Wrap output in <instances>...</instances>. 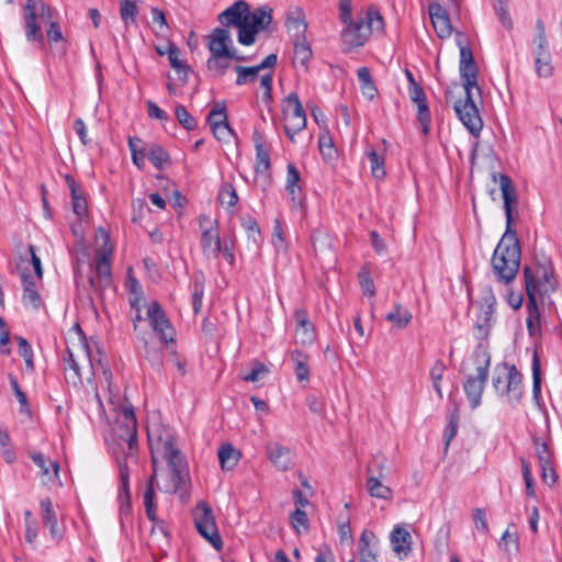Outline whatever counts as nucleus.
<instances>
[{
  "label": "nucleus",
  "mask_w": 562,
  "mask_h": 562,
  "mask_svg": "<svg viewBox=\"0 0 562 562\" xmlns=\"http://www.w3.org/2000/svg\"><path fill=\"white\" fill-rule=\"evenodd\" d=\"M30 458L40 469L41 479L44 485H55L59 482V463L47 458L44 453L31 451Z\"/></svg>",
  "instance_id": "20"
},
{
  "label": "nucleus",
  "mask_w": 562,
  "mask_h": 562,
  "mask_svg": "<svg viewBox=\"0 0 562 562\" xmlns=\"http://www.w3.org/2000/svg\"><path fill=\"white\" fill-rule=\"evenodd\" d=\"M535 48L533 53H542V50H549V44L546 36L544 23L542 20H537L536 22V33L532 41Z\"/></svg>",
  "instance_id": "49"
},
{
  "label": "nucleus",
  "mask_w": 562,
  "mask_h": 562,
  "mask_svg": "<svg viewBox=\"0 0 562 562\" xmlns=\"http://www.w3.org/2000/svg\"><path fill=\"white\" fill-rule=\"evenodd\" d=\"M342 24L339 38L344 53L362 47L372 34L382 36L385 33L384 19L375 5L368 7L363 13H358L356 19Z\"/></svg>",
  "instance_id": "2"
},
{
  "label": "nucleus",
  "mask_w": 562,
  "mask_h": 562,
  "mask_svg": "<svg viewBox=\"0 0 562 562\" xmlns=\"http://www.w3.org/2000/svg\"><path fill=\"white\" fill-rule=\"evenodd\" d=\"M247 20H249V4L244 0L235 2L218 15V21L224 26L239 27Z\"/></svg>",
  "instance_id": "22"
},
{
  "label": "nucleus",
  "mask_w": 562,
  "mask_h": 562,
  "mask_svg": "<svg viewBox=\"0 0 562 562\" xmlns=\"http://www.w3.org/2000/svg\"><path fill=\"white\" fill-rule=\"evenodd\" d=\"M293 363V370L299 382H308L310 380V356L300 349H294L290 355Z\"/></svg>",
  "instance_id": "32"
},
{
  "label": "nucleus",
  "mask_w": 562,
  "mask_h": 562,
  "mask_svg": "<svg viewBox=\"0 0 562 562\" xmlns=\"http://www.w3.org/2000/svg\"><path fill=\"white\" fill-rule=\"evenodd\" d=\"M386 321L394 324L398 329L405 328L412 321V313L400 304H396L385 316Z\"/></svg>",
  "instance_id": "39"
},
{
  "label": "nucleus",
  "mask_w": 562,
  "mask_h": 562,
  "mask_svg": "<svg viewBox=\"0 0 562 562\" xmlns=\"http://www.w3.org/2000/svg\"><path fill=\"white\" fill-rule=\"evenodd\" d=\"M526 311H527V317L526 322H533L541 324V314L540 310L537 304V299L529 294V297H527V304H526Z\"/></svg>",
  "instance_id": "60"
},
{
  "label": "nucleus",
  "mask_w": 562,
  "mask_h": 562,
  "mask_svg": "<svg viewBox=\"0 0 562 562\" xmlns=\"http://www.w3.org/2000/svg\"><path fill=\"white\" fill-rule=\"evenodd\" d=\"M520 463H521L522 477H524L525 485H526V494L530 497H535L536 492H535V486H533V480L531 476L530 463L525 458H520Z\"/></svg>",
  "instance_id": "58"
},
{
  "label": "nucleus",
  "mask_w": 562,
  "mask_h": 562,
  "mask_svg": "<svg viewBox=\"0 0 562 562\" xmlns=\"http://www.w3.org/2000/svg\"><path fill=\"white\" fill-rule=\"evenodd\" d=\"M368 159L370 161L371 173L376 179H384L386 176L385 171V158L383 154L378 153L375 149L371 148L367 153Z\"/></svg>",
  "instance_id": "41"
},
{
  "label": "nucleus",
  "mask_w": 562,
  "mask_h": 562,
  "mask_svg": "<svg viewBox=\"0 0 562 562\" xmlns=\"http://www.w3.org/2000/svg\"><path fill=\"white\" fill-rule=\"evenodd\" d=\"M220 203L227 209L229 212H234V207L238 202V195L236 189L231 182H224L218 191Z\"/></svg>",
  "instance_id": "40"
},
{
  "label": "nucleus",
  "mask_w": 562,
  "mask_h": 562,
  "mask_svg": "<svg viewBox=\"0 0 562 562\" xmlns=\"http://www.w3.org/2000/svg\"><path fill=\"white\" fill-rule=\"evenodd\" d=\"M147 158L157 169H162L165 164L169 161V154L160 145L153 144L147 149Z\"/></svg>",
  "instance_id": "46"
},
{
  "label": "nucleus",
  "mask_w": 562,
  "mask_h": 562,
  "mask_svg": "<svg viewBox=\"0 0 562 562\" xmlns=\"http://www.w3.org/2000/svg\"><path fill=\"white\" fill-rule=\"evenodd\" d=\"M146 313L149 324L159 339L165 344L173 342L176 331L161 305L157 301H153Z\"/></svg>",
  "instance_id": "14"
},
{
  "label": "nucleus",
  "mask_w": 562,
  "mask_h": 562,
  "mask_svg": "<svg viewBox=\"0 0 562 562\" xmlns=\"http://www.w3.org/2000/svg\"><path fill=\"white\" fill-rule=\"evenodd\" d=\"M536 72L539 77L549 78L553 75V65L550 50L533 53Z\"/></svg>",
  "instance_id": "38"
},
{
  "label": "nucleus",
  "mask_w": 562,
  "mask_h": 562,
  "mask_svg": "<svg viewBox=\"0 0 562 562\" xmlns=\"http://www.w3.org/2000/svg\"><path fill=\"white\" fill-rule=\"evenodd\" d=\"M313 57V52L306 37L294 40V63L301 65L305 69Z\"/></svg>",
  "instance_id": "36"
},
{
  "label": "nucleus",
  "mask_w": 562,
  "mask_h": 562,
  "mask_svg": "<svg viewBox=\"0 0 562 562\" xmlns=\"http://www.w3.org/2000/svg\"><path fill=\"white\" fill-rule=\"evenodd\" d=\"M218 459L221 463V468L224 471H231L233 470L239 459H240V452L236 450L233 445L231 443H224L218 449Z\"/></svg>",
  "instance_id": "35"
},
{
  "label": "nucleus",
  "mask_w": 562,
  "mask_h": 562,
  "mask_svg": "<svg viewBox=\"0 0 562 562\" xmlns=\"http://www.w3.org/2000/svg\"><path fill=\"white\" fill-rule=\"evenodd\" d=\"M520 246L516 231H506L497 244L491 260L496 280L508 285L518 273L520 267Z\"/></svg>",
  "instance_id": "3"
},
{
  "label": "nucleus",
  "mask_w": 562,
  "mask_h": 562,
  "mask_svg": "<svg viewBox=\"0 0 562 562\" xmlns=\"http://www.w3.org/2000/svg\"><path fill=\"white\" fill-rule=\"evenodd\" d=\"M128 148L133 162L138 168H143L147 157V149L143 146V140L138 137H128Z\"/></svg>",
  "instance_id": "42"
},
{
  "label": "nucleus",
  "mask_w": 562,
  "mask_h": 562,
  "mask_svg": "<svg viewBox=\"0 0 562 562\" xmlns=\"http://www.w3.org/2000/svg\"><path fill=\"white\" fill-rule=\"evenodd\" d=\"M409 99L417 105V121L422 126V133L427 136L430 131L431 116L427 104L426 94L420 85H414L407 89Z\"/></svg>",
  "instance_id": "18"
},
{
  "label": "nucleus",
  "mask_w": 562,
  "mask_h": 562,
  "mask_svg": "<svg viewBox=\"0 0 562 562\" xmlns=\"http://www.w3.org/2000/svg\"><path fill=\"white\" fill-rule=\"evenodd\" d=\"M178 122L188 131L196 127L195 119L188 112L183 105H178L175 111Z\"/></svg>",
  "instance_id": "56"
},
{
  "label": "nucleus",
  "mask_w": 562,
  "mask_h": 562,
  "mask_svg": "<svg viewBox=\"0 0 562 562\" xmlns=\"http://www.w3.org/2000/svg\"><path fill=\"white\" fill-rule=\"evenodd\" d=\"M357 76L360 81L362 94L369 99H373L376 94V88L373 83L370 70L367 67H361L357 70Z\"/></svg>",
  "instance_id": "44"
},
{
  "label": "nucleus",
  "mask_w": 562,
  "mask_h": 562,
  "mask_svg": "<svg viewBox=\"0 0 562 562\" xmlns=\"http://www.w3.org/2000/svg\"><path fill=\"white\" fill-rule=\"evenodd\" d=\"M243 228L248 233V238L258 245L261 240V232L255 217L248 216L241 220Z\"/></svg>",
  "instance_id": "50"
},
{
  "label": "nucleus",
  "mask_w": 562,
  "mask_h": 562,
  "mask_svg": "<svg viewBox=\"0 0 562 562\" xmlns=\"http://www.w3.org/2000/svg\"><path fill=\"white\" fill-rule=\"evenodd\" d=\"M166 52L168 55V59L170 63V66L179 74H183L184 77H187L188 74V67L186 64L180 59V49L179 47L173 43H168L166 45Z\"/></svg>",
  "instance_id": "45"
},
{
  "label": "nucleus",
  "mask_w": 562,
  "mask_h": 562,
  "mask_svg": "<svg viewBox=\"0 0 562 562\" xmlns=\"http://www.w3.org/2000/svg\"><path fill=\"white\" fill-rule=\"evenodd\" d=\"M148 440L150 445L151 463L154 473L149 479V484L144 492L145 508L157 506L155 503L154 482L157 475V464L159 459L165 460L171 473V483L166 488L168 492L176 493L188 475V464L181 453L175 431L166 426L154 427L148 430Z\"/></svg>",
  "instance_id": "1"
},
{
  "label": "nucleus",
  "mask_w": 562,
  "mask_h": 562,
  "mask_svg": "<svg viewBox=\"0 0 562 562\" xmlns=\"http://www.w3.org/2000/svg\"><path fill=\"white\" fill-rule=\"evenodd\" d=\"M201 233V248L206 259H216L221 255L223 241L216 221H210L206 215L199 216Z\"/></svg>",
  "instance_id": "11"
},
{
  "label": "nucleus",
  "mask_w": 562,
  "mask_h": 562,
  "mask_svg": "<svg viewBox=\"0 0 562 562\" xmlns=\"http://www.w3.org/2000/svg\"><path fill=\"white\" fill-rule=\"evenodd\" d=\"M254 143L256 148V173H265L270 169V154L269 149L266 148L262 142V136L258 133H254Z\"/></svg>",
  "instance_id": "33"
},
{
  "label": "nucleus",
  "mask_w": 562,
  "mask_h": 562,
  "mask_svg": "<svg viewBox=\"0 0 562 562\" xmlns=\"http://www.w3.org/2000/svg\"><path fill=\"white\" fill-rule=\"evenodd\" d=\"M532 394L535 398H538L541 392V372H540V359L537 352H533L532 363Z\"/></svg>",
  "instance_id": "52"
},
{
  "label": "nucleus",
  "mask_w": 562,
  "mask_h": 562,
  "mask_svg": "<svg viewBox=\"0 0 562 562\" xmlns=\"http://www.w3.org/2000/svg\"><path fill=\"white\" fill-rule=\"evenodd\" d=\"M282 114L285 134L294 142L295 135L306 127V114L296 93H290L284 99Z\"/></svg>",
  "instance_id": "10"
},
{
  "label": "nucleus",
  "mask_w": 562,
  "mask_h": 562,
  "mask_svg": "<svg viewBox=\"0 0 562 562\" xmlns=\"http://www.w3.org/2000/svg\"><path fill=\"white\" fill-rule=\"evenodd\" d=\"M291 525L293 526V528L297 531H300V528L302 527L304 530H307L308 529V518H307V514L301 509V508H296L292 514H291Z\"/></svg>",
  "instance_id": "63"
},
{
  "label": "nucleus",
  "mask_w": 562,
  "mask_h": 562,
  "mask_svg": "<svg viewBox=\"0 0 562 562\" xmlns=\"http://www.w3.org/2000/svg\"><path fill=\"white\" fill-rule=\"evenodd\" d=\"M192 517L198 532L216 551H221L223 549V541L218 533L211 506L204 501L199 502L192 510Z\"/></svg>",
  "instance_id": "8"
},
{
  "label": "nucleus",
  "mask_w": 562,
  "mask_h": 562,
  "mask_svg": "<svg viewBox=\"0 0 562 562\" xmlns=\"http://www.w3.org/2000/svg\"><path fill=\"white\" fill-rule=\"evenodd\" d=\"M272 21V9L263 5L255 9L252 12L249 10L248 24L256 29L258 32L267 30Z\"/></svg>",
  "instance_id": "34"
},
{
  "label": "nucleus",
  "mask_w": 562,
  "mask_h": 562,
  "mask_svg": "<svg viewBox=\"0 0 562 562\" xmlns=\"http://www.w3.org/2000/svg\"><path fill=\"white\" fill-rule=\"evenodd\" d=\"M285 27L294 40L306 37L307 22L302 8L292 7L286 11Z\"/></svg>",
  "instance_id": "25"
},
{
  "label": "nucleus",
  "mask_w": 562,
  "mask_h": 562,
  "mask_svg": "<svg viewBox=\"0 0 562 562\" xmlns=\"http://www.w3.org/2000/svg\"><path fill=\"white\" fill-rule=\"evenodd\" d=\"M457 43L460 47V77L462 80L464 94H469V92H473V89L481 94V89L477 86V66L475 64L473 53L471 48L467 45H463L462 42L458 38Z\"/></svg>",
  "instance_id": "13"
},
{
  "label": "nucleus",
  "mask_w": 562,
  "mask_h": 562,
  "mask_svg": "<svg viewBox=\"0 0 562 562\" xmlns=\"http://www.w3.org/2000/svg\"><path fill=\"white\" fill-rule=\"evenodd\" d=\"M299 182H300V172H299L297 168L293 164H289L286 167L285 190L291 195L292 201L296 200L297 192L301 191Z\"/></svg>",
  "instance_id": "43"
},
{
  "label": "nucleus",
  "mask_w": 562,
  "mask_h": 562,
  "mask_svg": "<svg viewBox=\"0 0 562 562\" xmlns=\"http://www.w3.org/2000/svg\"><path fill=\"white\" fill-rule=\"evenodd\" d=\"M234 70L237 74V78H236L237 86H244V85L255 82L256 79L258 78V74H259L258 67H256V66L244 67V66L237 65L234 67Z\"/></svg>",
  "instance_id": "48"
},
{
  "label": "nucleus",
  "mask_w": 562,
  "mask_h": 562,
  "mask_svg": "<svg viewBox=\"0 0 562 562\" xmlns=\"http://www.w3.org/2000/svg\"><path fill=\"white\" fill-rule=\"evenodd\" d=\"M533 445L539 463H547L554 460L553 452L548 442L540 441L539 438H533Z\"/></svg>",
  "instance_id": "51"
},
{
  "label": "nucleus",
  "mask_w": 562,
  "mask_h": 562,
  "mask_svg": "<svg viewBox=\"0 0 562 562\" xmlns=\"http://www.w3.org/2000/svg\"><path fill=\"white\" fill-rule=\"evenodd\" d=\"M428 12L438 37L449 38L453 33V26L447 10L440 3H431L428 7Z\"/></svg>",
  "instance_id": "21"
},
{
  "label": "nucleus",
  "mask_w": 562,
  "mask_h": 562,
  "mask_svg": "<svg viewBox=\"0 0 562 562\" xmlns=\"http://www.w3.org/2000/svg\"><path fill=\"white\" fill-rule=\"evenodd\" d=\"M115 432L127 445L128 451L133 454V451L137 449V422L132 408H124L120 413L116 419Z\"/></svg>",
  "instance_id": "16"
},
{
  "label": "nucleus",
  "mask_w": 562,
  "mask_h": 562,
  "mask_svg": "<svg viewBox=\"0 0 562 562\" xmlns=\"http://www.w3.org/2000/svg\"><path fill=\"white\" fill-rule=\"evenodd\" d=\"M272 80H273L272 71L262 75L260 78V88L263 90L262 100L266 103H270L272 101Z\"/></svg>",
  "instance_id": "64"
},
{
  "label": "nucleus",
  "mask_w": 562,
  "mask_h": 562,
  "mask_svg": "<svg viewBox=\"0 0 562 562\" xmlns=\"http://www.w3.org/2000/svg\"><path fill=\"white\" fill-rule=\"evenodd\" d=\"M378 539L373 531L364 529L358 542L360 562H378Z\"/></svg>",
  "instance_id": "26"
},
{
  "label": "nucleus",
  "mask_w": 562,
  "mask_h": 562,
  "mask_svg": "<svg viewBox=\"0 0 562 562\" xmlns=\"http://www.w3.org/2000/svg\"><path fill=\"white\" fill-rule=\"evenodd\" d=\"M496 296L490 285H485L480 293V299L474 302L476 307V317L474 324V335L477 339H484L488 336L491 328L495 323Z\"/></svg>",
  "instance_id": "7"
},
{
  "label": "nucleus",
  "mask_w": 562,
  "mask_h": 562,
  "mask_svg": "<svg viewBox=\"0 0 562 562\" xmlns=\"http://www.w3.org/2000/svg\"><path fill=\"white\" fill-rule=\"evenodd\" d=\"M454 111L464 127L473 136H479L483 128V121L474 102L473 92L464 94V100L457 101L454 103Z\"/></svg>",
  "instance_id": "12"
},
{
  "label": "nucleus",
  "mask_w": 562,
  "mask_h": 562,
  "mask_svg": "<svg viewBox=\"0 0 562 562\" xmlns=\"http://www.w3.org/2000/svg\"><path fill=\"white\" fill-rule=\"evenodd\" d=\"M445 371H446L445 363L440 359H438V360H436V362L434 363V366L429 372L432 387L440 400H442V397H443L442 390H441V380L443 378Z\"/></svg>",
  "instance_id": "47"
},
{
  "label": "nucleus",
  "mask_w": 562,
  "mask_h": 562,
  "mask_svg": "<svg viewBox=\"0 0 562 562\" xmlns=\"http://www.w3.org/2000/svg\"><path fill=\"white\" fill-rule=\"evenodd\" d=\"M499 188L504 201V211L506 215V231H514L513 212L518 204L517 190L512 178L504 173L499 175Z\"/></svg>",
  "instance_id": "17"
},
{
  "label": "nucleus",
  "mask_w": 562,
  "mask_h": 562,
  "mask_svg": "<svg viewBox=\"0 0 562 562\" xmlns=\"http://www.w3.org/2000/svg\"><path fill=\"white\" fill-rule=\"evenodd\" d=\"M498 546L502 550L512 552L518 550V536L508 529L504 531Z\"/></svg>",
  "instance_id": "59"
},
{
  "label": "nucleus",
  "mask_w": 562,
  "mask_h": 562,
  "mask_svg": "<svg viewBox=\"0 0 562 562\" xmlns=\"http://www.w3.org/2000/svg\"><path fill=\"white\" fill-rule=\"evenodd\" d=\"M138 13V9L135 4V2L131 0H122L121 7H120V14L121 19L125 23V25L128 24V20L132 22H135L136 15Z\"/></svg>",
  "instance_id": "57"
},
{
  "label": "nucleus",
  "mask_w": 562,
  "mask_h": 562,
  "mask_svg": "<svg viewBox=\"0 0 562 562\" xmlns=\"http://www.w3.org/2000/svg\"><path fill=\"white\" fill-rule=\"evenodd\" d=\"M306 405L313 414L323 416L326 413L325 400L315 394H310L306 397Z\"/></svg>",
  "instance_id": "61"
},
{
  "label": "nucleus",
  "mask_w": 562,
  "mask_h": 562,
  "mask_svg": "<svg viewBox=\"0 0 562 562\" xmlns=\"http://www.w3.org/2000/svg\"><path fill=\"white\" fill-rule=\"evenodd\" d=\"M268 458L279 471H288L293 465L292 451L278 442L267 446Z\"/></svg>",
  "instance_id": "27"
},
{
  "label": "nucleus",
  "mask_w": 562,
  "mask_h": 562,
  "mask_svg": "<svg viewBox=\"0 0 562 562\" xmlns=\"http://www.w3.org/2000/svg\"><path fill=\"white\" fill-rule=\"evenodd\" d=\"M21 280L23 285L22 302L24 306H30L33 310H38L42 304V299L35 286V278L26 271H22Z\"/></svg>",
  "instance_id": "29"
},
{
  "label": "nucleus",
  "mask_w": 562,
  "mask_h": 562,
  "mask_svg": "<svg viewBox=\"0 0 562 562\" xmlns=\"http://www.w3.org/2000/svg\"><path fill=\"white\" fill-rule=\"evenodd\" d=\"M225 121H227L226 104L217 102L207 115V123L213 127L214 122Z\"/></svg>",
  "instance_id": "62"
},
{
  "label": "nucleus",
  "mask_w": 562,
  "mask_h": 562,
  "mask_svg": "<svg viewBox=\"0 0 562 562\" xmlns=\"http://www.w3.org/2000/svg\"><path fill=\"white\" fill-rule=\"evenodd\" d=\"M296 326L294 330L295 341L302 346H310L316 339V330L308 314L303 308H296L293 313Z\"/></svg>",
  "instance_id": "19"
},
{
  "label": "nucleus",
  "mask_w": 562,
  "mask_h": 562,
  "mask_svg": "<svg viewBox=\"0 0 562 562\" xmlns=\"http://www.w3.org/2000/svg\"><path fill=\"white\" fill-rule=\"evenodd\" d=\"M470 362L474 366L475 374L469 373L463 381V390L470 402L472 409L477 408L482 402L483 391L488 378V369L491 364L490 355L481 348H477L468 362H463L461 371H470Z\"/></svg>",
  "instance_id": "4"
},
{
  "label": "nucleus",
  "mask_w": 562,
  "mask_h": 562,
  "mask_svg": "<svg viewBox=\"0 0 562 562\" xmlns=\"http://www.w3.org/2000/svg\"><path fill=\"white\" fill-rule=\"evenodd\" d=\"M204 295V283L201 279H195L192 289V308L195 315L201 312Z\"/></svg>",
  "instance_id": "55"
},
{
  "label": "nucleus",
  "mask_w": 562,
  "mask_h": 562,
  "mask_svg": "<svg viewBox=\"0 0 562 562\" xmlns=\"http://www.w3.org/2000/svg\"><path fill=\"white\" fill-rule=\"evenodd\" d=\"M492 385L497 395L505 398L510 406L516 407L520 404L524 395L522 374L515 364H497Z\"/></svg>",
  "instance_id": "5"
},
{
  "label": "nucleus",
  "mask_w": 562,
  "mask_h": 562,
  "mask_svg": "<svg viewBox=\"0 0 562 562\" xmlns=\"http://www.w3.org/2000/svg\"><path fill=\"white\" fill-rule=\"evenodd\" d=\"M525 288L527 297L532 294L542 300L549 297L557 290L553 268L550 263H533L524 268Z\"/></svg>",
  "instance_id": "6"
},
{
  "label": "nucleus",
  "mask_w": 562,
  "mask_h": 562,
  "mask_svg": "<svg viewBox=\"0 0 562 562\" xmlns=\"http://www.w3.org/2000/svg\"><path fill=\"white\" fill-rule=\"evenodd\" d=\"M207 48L210 50V55L231 54L232 52H237L233 47V41L228 30L223 27L214 29L209 35Z\"/></svg>",
  "instance_id": "24"
},
{
  "label": "nucleus",
  "mask_w": 562,
  "mask_h": 562,
  "mask_svg": "<svg viewBox=\"0 0 562 562\" xmlns=\"http://www.w3.org/2000/svg\"><path fill=\"white\" fill-rule=\"evenodd\" d=\"M102 235L104 237V246L101 250L97 251L95 255V273L97 281L93 278H90V285L98 290H104L109 288L112 283V271H111V256L112 249L106 248V244L109 241V236L102 231Z\"/></svg>",
  "instance_id": "15"
},
{
  "label": "nucleus",
  "mask_w": 562,
  "mask_h": 562,
  "mask_svg": "<svg viewBox=\"0 0 562 562\" xmlns=\"http://www.w3.org/2000/svg\"><path fill=\"white\" fill-rule=\"evenodd\" d=\"M257 33L259 32L249 25L247 20L238 27V42L245 46L252 45L256 41Z\"/></svg>",
  "instance_id": "54"
},
{
  "label": "nucleus",
  "mask_w": 562,
  "mask_h": 562,
  "mask_svg": "<svg viewBox=\"0 0 562 562\" xmlns=\"http://www.w3.org/2000/svg\"><path fill=\"white\" fill-rule=\"evenodd\" d=\"M393 551L400 559L406 558L412 550V536L403 527L396 526L390 536Z\"/></svg>",
  "instance_id": "28"
},
{
  "label": "nucleus",
  "mask_w": 562,
  "mask_h": 562,
  "mask_svg": "<svg viewBox=\"0 0 562 562\" xmlns=\"http://www.w3.org/2000/svg\"><path fill=\"white\" fill-rule=\"evenodd\" d=\"M233 60L247 61L248 58L244 55H239L237 52H232L231 54L210 55L206 60V68L212 76L223 77L231 67V63Z\"/></svg>",
  "instance_id": "23"
},
{
  "label": "nucleus",
  "mask_w": 562,
  "mask_h": 562,
  "mask_svg": "<svg viewBox=\"0 0 562 562\" xmlns=\"http://www.w3.org/2000/svg\"><path fill=\"white\" fill-rule=\"evenodd\" d=\"M42 509V519L43 524L49 528V533L55 541H60L63 538V533L57 526V516L53 508V503L50 498L46 497L40 503Z\"/></svg>",
  "instance_id": "30"
},
{
  "label": "nucleus",
  "mask_w": 562,
  "mask_h": 562,
  "mask_svg": "<svg viewBox=\"0 0 562 562\" xmlns=\"http://www.w3.org/2000/svg\"><path fill=\"white\" fill-rule=\"evenodd\" d=\"M214 137L224 143H228L231 138L234 136V132L231 128L227 121L225 122H214L213 127H211Z\"/></svg>",
  "instance_id": "53"
},
{
  "label": "nucleus",
  "mask_w": 562,
  "mask_h": 562,
  "mask_svg": "<svg viewBox=\"0 0 562 562\" xmlns=\"http://www.w3.org/2000/svg\"><path fill=\"white\" fill-rule=\"evenodd\" d=\"M65 371L68 373L71 371L67 378L74 384L81 382L82 380V368L85 366L89 367L91 371V375L94 374V358L92 356L91 347L88 342L76 346V348L67 347L66 353L64 356Z\"/></svg>",
  "instance_id": "9"
},
{
  "label": "nucleus",
  "mask_w": 562,
  "mask_h": 562,
  "mask_svg": "<svg viewBox=\"0 0 562 562\" xmlns=\"http://www.w3.org/2000/svg\"><path fill=\"white\" fill-rule=\"evenodd\" d=\"M24 27H25V37L29 42H36L41 45L44 44V35L42 33L41 26L36 22L35 13H25Z\"/></svg>",
  "instance_id": "37"
},
{
  "label": "nucleus",
  "mask_w": 562,
  "mask_h": 562,
  "mask_svg": "<svg viewBox=\"0 0 562 562\" xmlns=\"http://www.w3.org/2000/svg\"><path fill=\"white\" fill-rule=\"evenodd\" d=\"M383 469H384L383 463L379 464L380 472H382ZM382 477H383L382 473H380L379 476L369 475L367 479V484H366L367 491L370 494V496H372L374 498H380V499H385V501L392 499L393 491L389 486L384 485L381 482Z\"/></svg>",
  "instance_id": "31"
}]
</instances>
